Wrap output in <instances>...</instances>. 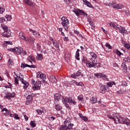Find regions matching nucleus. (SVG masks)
<instances>
[{"mask_svg": "<svg viewBox=\"0 0 130 130\" xmlns=\"http://www.w3.org/2000/svg\"><path fill=\"white\" fill-rule=\"evenodd\" d=\"M82 1L84 5H86V6H87L89 8H92V5H91V4H90V2H89L87 0H82Z\"/></svg>", "mask_w": 130, "mask_h": 130, "instance_id": "c85d7f7f", "label": "nucleus"}, {"mask_svg": "<svg viewBox=\"0 0 130 130\" xmlns=\"http://www.w3.org/2000/svg\"><path fill=\"white\" fill-rule=\"evenodd\" d=\"M90 101L92 104H94V103H97V99L95 97H92L90 99Z\"/></svg>", "mask_w": 130, "mask_h": 130, "instance_id": "72a5a7b5", "label": "nucleus"}, {"mask_svg": "<svg viewBox=\"0 0 130 130\" xmlns=\"http://www.w3.org/2000/svg\"><path fill=\"white\" fill-rule=\"evenodd\" d=\"M8 64H9V67H11V66L14 64V63L13 62V60L12 59H9Z\"/></svg>", "mask_w": 130, "mask_h": 130, "instance_id": "8fccbe9b", "label": "nucleus"}, {"mask_svg": "<svg viewBox=\"0 0 130 130\" xmlns=\"http://www.w3.org/2000/svg\"><path fill=\"white\" fill-rule=\"evenodd\" d=\"M49 119V120L53 121V120H54V119H55V117L52 116V117H50Z\"/></svg>", "mask_w": 130, "mask_h": 130, "instance_id": "338daca9", "label": "nucleus"}, {"mask_svg": "<svg viewBox=\"0 0 130 130\" xmlns=\"http://www.w3.org/2000/svg\"><path fill=\"white\" fill-rule=\"evenodd\" d=\"M62 102L63 104H64L66 107L68 109H71V108H70V106L67 103V102H68L67 100L65 99L64 97L62 96Z\"/></svg>", "mask_w": 130, "mask_h": 130, "instance_id": "aec40b11", "label": "nucleus"}, {"mask_svg": "<svg viewBox=\"0 0 130 130\" xmlns=\"http://www.w3.org/2000/svg\"><path fill=\"white\" fill-rule=\"evenodd\" d=\"M122 44H123L124 47L125 48H127V49H129L130 48V45L129 44H128L127 43H126L124 40H122Z\"/></svg>", "mask_w": 130, "mask_h": 130, "instance_id": "5701e85b", "label": "nucleus"}, {"mask_svg": "<svg viewBox=\"0 0 130 130\" xmlns=\"http://www.w3.org/2000/svg\"><path fill=\"white\" fill-rule=\"evenodd\" d=\"M32 81V89L34 90V91H36L38 90H40L41 88V82H40V81H35L34 79H32L31 80Z\"/></svg>", "mask_w": 130, "mask_h": 130, "instance_id": "7ed1b4c3", "label": "nucleus"}, {"mask_svg": "<svg viewBox=\"0 0 130 130\" xmlns=\"http://www.w3.org/2000/svg\"><path fill=\"white\" fill-rule=\"evenodd\" d=\"M73 12L75 13L77 17H79V16H80V12L78 11L77 9H75L73 11Z\"/></svg>", "mask_w": 130, "mask_h": 130, "instance_id": "c03bdc74", "label": "nucleus"}, {"mask_svg": "<svg viewBox=\"0 0 130 130\" xmlns=\"http://www.w3.org/2000/svg\"><path fill=\"white\" fill-rule=\"evenodd\" d=\"M117 95H120L121 94H122V91L120 90L117 91Z\"/></svg>", "mask_w": 130, "mask_h": 130, "instance_id": "69168bd1", "label": "nucleus"}, {"mask_svg": "<svg viewBox=\"0 0 130 130\" xmlns=\"http://www.w3.org/2000/svg\"><path fill=\"white\" fill-rule=\"evenodd\" d=\"M75 57H76V59H77V60H80V53L79 52H76Z\"/></svg>", "mask_w": 130, "mask_h": 130, "instance_id": "79ce46f5", "label": "nucleus"}, {"mask_svg": "<svg viewBox=\"0 0 130 130\" xmlns=\"http://www.w3.org/2000/svg\"><path fill=\"white\" fill-rule=\"evenodd\" d=\"M6 95L5 96V98L8 99L9 100H10L11 98H14V97L16 96V94L15 93V92H7Z\"/></svg>", "mask_w": 130, "mask_h": 130, "instance_id": "9d476101", "label": "nucleus"}, {"mask_svg": "<svg viewBox=\"0 0 130 130\" xmlns=\"http://www.w3.org/2000/svg\"><path fill=\"white\" fill-rule=\"evenodd\" d=\"M50 81H51L52 83H56V82H57V80L56 79V78L54 75H52L50 76Z\"/></svg>", "mask_w": 130, "mask_h": 130, "instance_id": "b1692460", "label": "nucleus"}, {"mask_svg": "<svg viewBox=\"0 0 130 130\" xmlns=\"http://www.w3.org/2000/svg\"><path fill=\"white\" fill-rule=\"evenodd\" d=\"M64 125H61L59 127V130L73 129L74 124L71 123L70 118H67L63 122Z\"/></svg>", "mask_w": 130, "mask_h": 130, "instance_id": "f03ea898", "label": "nucleus"}, {"mask_svg": "<svg viewBox=\"0 0 130 130\" xmlns=\"http://www.w3.org/2000/svg\"><path fill=\"white\" fill-rule=\"evenodd\" d=\"M25 2V4L30 7H32V8L35 7V4L33 3L32 2L30 1V0H23Z\"/></svg>", "mask_w": 130, "mask_h": 130, "instance_id": "6ab92c4d", "label": "nucleus"}, {"mask_svg": "<svg viewBox=\"0 0 130 130\" xmlns=\"http://www.w3.org/2000/svg\"><path fill=\"white\" fill-rule=\"evenodd\" d=\"M62 97L63 96H62L60 93H55L54 95V104H57V103L59 102V100L61 99H62Z\"/></svg>", "mask_w": 130, "mask_h": 130, "instance_id": "423d86ee", "label": "nucleus"}, {"mask_svg": "<svg viewBox=\"0 0 130 130\" xmlns=\"http://www.w3.org/2000/svg\"><path fill=\"white\" fill-rule=\"evenodd\" d=\"M67 101L68 103H69V104H76L77 103L76 102V101L75 100V99H72V98H64Z\"/></svg>", "mask_w": 130, "mask_h": 130, "instance_id": "9b49d317", "label": "nucleus"}, {"mask_svg": "<svg viewBox=\"0 0 130 130\" xmlns=\"http://www.w3.org/2000/svg\"><path fill=\"white\" fill-rule=\"evenodd\" d=\"M5 10L4 8H2V7H0V14H3V13L5 12Z\"/></svg>", "mask_w": 130, "mask_h": 130, "instance_id": "052dcab7", "label": "nucleus"}, {"mask_svg": "<svg viewBox=\"0 0 130 130\" xmlns=\"http://www.w3.org/2000/svg\"><path fill=\"white\" fill-rule=\"evenodd\" d=\"M42 73L41 72H38L37 73V78H40Z\"/></svg>", "mask_w": 130, "mask_h": 130, "instance_id": "5fc2aeb1", "label": "nucleus"}, {"mask_svg": "<svg viewBox=\"0 0 130 130\" xmlns=\"http://www.w3.org/2000/svg\"><path fill=\"white\" fill-rule=\"evenodd\" d=\"M37 59V60H42V59H43V55H42V54H38Z\"/></svg>", "mask_w": 130, "mask_h": 130, "instance_id": "7c9ffc66", "label": "nucleus"}, {"mask_svg": "<svg viewBox=\"0 0 130 130\" xmlns=\"http://www.w3.org/2000/svg\"><path fill=\"white\" fill-rule=\"evenodd\" d=\"M79 12V16L81 15V16H88V14H86L84 11L80 9H78Z\"/></svg>", "mask_w": 130, "mask_h": 130, "instance_id": "473e14b6", "label": "nucleus"}, {"mask_svg": "<svg viewBox=\"0 0 130 130\" xmlns=\"http://www.w3.org/2000/svg\"><path fill=\"white\" fill-rule=\"evenodd\" d=\"M25 41V42H27V43H29V44L33 45L35 43V39L33 37H30L29 38H26Z\"/></svg>", "mask_w": 130, "mask_h": 130, "instance_id": "6e6552de", "label": "nucleus"}, {"mask_svg": "<svg viewBox=\"0 0 130 130\" xmlns=\"http://www.w3.org/2000/svg\"><path fill=\"white\" fill-rule=\"evenodd\" d=\"M30 125H31L32 127H35V126H36V123H34L33 121H31L30 123Z\"/></svg>", "mask_w": 130, "mask_h": 130, "instance_id": "3c124183", "label": "nucleus"}, {"mask_svg": "<svg viewBox=\"0 0 130 130\" xmlns=\"http://www.w3.org/2000/svg\"><path fill=\"white\" fill-rule=\"evenodd\" d=\"M40 78L42 79V80H45V79H46V76L44 74H42L41 75V76L40 77Z\"/></svg>", "mask_w": 130, "mask_h": 130, "instance_id": "09e8293b", "label": "nucleus"}, {"mask_svg": "<svg viewBox=\"0 0 130 130\" xmlns=\"http://www.w3.org/2000/svg\"><path fill=\"white\" fill-rule=\"evenodd\" d=\"M123 8L122 4H116V7H113V9H116L117 10H120Z\"/></svg>", "mask_w": 130, "mask_h": 130, "instance_id": "bb28decb", "label": "nucleus"}, {"mask_svg": "<svg viewBox=\"0 0 130 130\" xmlns=\"http://www.w3.org/2000/svg\"><path fill=\"white\" fill-rule=\"evenodd\" d=\"M54 104H55V105L54 106V108L57 111H60V109H61V108H62V107H61V106H60V105H58V104H57V103Z\"/></svg>", "mask_w": 130, "mask_h": 130, "instance_id": "4be33fe9", "label": "nucleus"}, {"mask_svg": "<svg viewBox=\"0 0 130 130\" xmlns=\"http://www.w3.org/2000/svg\"><path fill=\"white\" fill-rule=\"evenodd\" d=\"M20 80L24 85L23 89H27L29 87V82L25 81L23 78H20Z\"/></svg>", "mask_w": 130, "mask_h": 130, "instance_id": "f3484780", "label": "nucleus"}, {"mask_svg": "<svg viewBox=\"0 0 130 130\" xmlns=\"http://www.w3.org/2000/svg\"><path fill=\"white\" fill-rule=\"evenodd\" d=\"M84 99V96L83 95H80L78 96V100H79V101H83V100Z\"/></svg>", "mask_w": 130, "mask_h": 130, "instance_id": "49530a36", "label": "nucleus"}, {"mask_svg": "<svg viewBox=\"0 0 130 130\" xmlns=\"http://www.w3.org/2000/svg\"><path fill=\"white\" fill-rule=\"evenodd\" d=\"M36 112H37V113H38V114H39V115H41V114H42V112H43V111H42L41 110H36Z\"/></svg>", "mask_w": 130, "mask_h": 130, "instance_id": "864d4df0", "label": "nucleus"}, {"mask_svg": "<svg viewBox=\"0 0 130 130\" xmlns=\"http://www.w3.org/2000/svg\"><path fill=\"white\" fill-rule=\"evenodd\" d=\"M1 27L3 29V30H4V31H9V27H8V26L4 24H1Z\"/></svg>", "mask_w": 130, "mask_h": 130, "instance_id": "c756f323", "label": "nucleus"}, {"mask_svg": "<svg viewBox=\"0 0 130 130\" xmlns=\"http://www.w3.org/2000/svg\"><path fill=\"white\" fill-rule=\"evenodd\" d=\"M62 22L61 24L62 26L64 27L65 30H68V25H69L70 22L69 21V20L66 16H63L61 18Z\"/></svg>", "mask_w": 130, "mask_h": 130, "instance_id": "39448f33", "label": "nucleus"}, {"mask_svg": "<svg viewBox=\"0 0 130 130\" xmlns=\"http://www.w3.org/2000/svg\"><path fill=\"white\" fill-rule=\"evenodd\" d=\"M4 111H6V112H7L6 113H5V115L6 116H8V114H9L10 111H9V110H8L7 108H3V109L2 110V112H4Z\"/></svg>", "mask_w": 130, "mask_h": 130, "instance_id": "e433bc0d", "label": "nucleus"}, {"mask_svg": "<svg viewBox=\"0 0 130 130\" xmlns=\"http://www.w3.org/2000/svg\"><path fill=\"white\" fill-rule=\"evenodd\" d=\"M5 18L7 19V21H11L12 20V15H6Z\"/></svg>", "mask_w": 130, "mask_h": 130, "instance_id": "4c0bfd02", "label": "nucleus"}, {"mask_svg": "<svg viewBox=\"0 0 130 130\" xmlns=\"http://www.w3.org/2000/svg\"><path fill=\"white\" fill-rule=\"evenodd\" d=\"M94 75L99 79H100L101 78H106L107 80H108V78H107V76L104 74V73H96Z\"/></svg>", "mask_w": 130, "mask_h": 130, "instance_id": "2eb2a0df", "label": "nucleus"}, {"mask_svg": "<svg viewBox=\"0 0 130 130\" xmlns=\"http://www.w3.org/2000/svg\"><path fill=\"white\" fill-rule=\"evenodd\" d=\"M108 89V87L105 86V85H102L100 87V92L102 93V94L105 93V90Z\"/></svg>", "mask_w": 130, "mask_h": 130, "instance_id": "a211bd4d", "label": "nucleus"}, {"mask_svg": "<svg viewBox=\"0 0 130 130\" xmlns=\"http://www.w3.org/2000/svg\"><path fill=\"white\" fill-rule=\"evenodd\" d=\"M82 120H84V121H88V118L86 116H83L82 118Z\"/></svg>", "mask_w": 130, "mask_h": 130, "instance_id": "680f3d73", "label": "nucleus"}, {"mask_svg": "<svg viewBox=\"0 0 130 130\" xmlns=\"http://www.w3.org/2000/svg\"><path fill=\"white\" fill-rule=\"evenodd\" d=\"M82 62L86 64L87 63V59H86V58H83L82 59Z\"/></svg>", "mask_w": 130, "mask_h": 130, "instance_id": "4d7b16f0", "label": "nucleus"}, {"mask_svg": "<svg viewBox=\"0 0 130 130\" xmlns=\"http://www.w3.org/2000/svg\"><path fill=\"white\" fill-rule=\"evenodd\" d=\"M122 68L124 70V74H126V73H127V67H126L125 63L123 62L122 63Z\"/></svg>", "mask_w": 130, "mask_h": 130, "instance_id": "a878e982", "label": "nucleus"}, {"mask_svg": "<svg viewBox=\"0 0 130 130\" xmlns=\"http://www.w3.org/2000/svg\"><path fill=\"white\" fill-rule=\"evenodd\" d=\"M14 118L15 119H20V117L17 114H15Z\"/></svg>", "mask_w": 130, "mask_h": 130, "instance_id": "bf43d9fd", "label": "nucleus"}, {"mask_svg": "<svg viewBox=\"0 0 130 130\" xmlns=\"http://www.w3.org/2000/svg\"><path fill=\"white\" fill-rule=\"evenodd\" d=\"M90 60L92 62H96V60H97V59H96L95 58H91Z\"/></svg>", "mask_w": 130, "mask_h": 130, "instance_id": "0e129e2a", "label": "nucleus"}, {"mask_svg": "<svg viewBox=\"0 0 130 130\" xmlns=\"http://www.w3.org/2000/svg\"><path fill=\"white\" fill-rule=\"evenodd\" d=\"M9 51H12L16 54H21L23 52V48L21 47H15L8 49Z\"/></svg>", "mask_w": 130, "mask_h": 130, "instance_id": "20e7f679", "label": "nucleus"}, {"mask_svg": "<svg viewBox=\"0 0 130 130\" xmlns=\"http://www.w3.org/2000/svg\"><path fill=\"white\" fill-rule=\"evenodd\" d=\"M37 49H40V44L39 43L37 44Z\"/></svg>", "mask_w": 130, "mask_h": 130, "instance_id": "774afa93", "label": "nucleus"}, {"mask_svg": "<svg viewBox=\"0 0 130 130\" xmlns=\"http://www.w3.org/2000/svg\"><path fill=\"white\" fill-rule=\"evenodd\" d=\"M123 61H125V62H130V57L127 56L123 59Z\"/></svg>", "mask_w": 130, "mask_h": 130, "instance_id": "c9c22d12", "label": "nucleus"}, {"mask_svg": "<svg viewBox=\"0 0 130 130\" xmlns=\"http://www.w3.org/2000/svg\"><path fill=\"white\" fill-rule=\"evenodd\" d=\"M80 76H82V77H83L84 76V75H83L82 74V72H81V70H79L76 73H74V74H72L71 75V78H73L74 79H76V78H78V77H80Z\"/></svg>", "mask_w": 130, "mask_h": 130, "instance_id": "1a4fd4ad", "label": "nucleus"}, {"mask_svg": "<svg viewBox=\"0 0 130 130\" xmlns=\"http://www.w3.org/2000/svg\"><path fill=\"white\" fill-rule=\"evenodd\" d=\"M107 84L108 87H112V86H113V85H115V82L114 81L109 82Z\"/></svg>", "mask_w": 130, "mask_h": 130, "instance_id": "58836bf2", "label": "nucleus"}, {"mask_svg": "<svg viewBox=\"0 0 130 130\" xmlns=\"http://www.w3.org/2000/svg\"><path fill=\"white\" fill-rule=\"evenodd\" d=\"M29 31L34 36H35V37H37V38H40V37H41V36H40V34L37 32L36 30H34L33 29H30Z\"/></svg>", "mask_w": 130, "mask_h": 130, "instance_id": "4468645a", "label": "nucleus"}, {"mask_svg": "<svg viewBox=\"0 0 130 130\" xmlns=\"http://www.w3.org/2000/svg\"><path fill=\"white\" fill-rule=\"evenodd\" d=\"M29 68V64H25V63H22L21 64V69H25V68Z\"/></svg>", "mask_w": 130, "mask_h": 130, "instance_id": "a19ab883", "label": "nucleus"}, {"mask_svg": "<svg viewBox=\"0 0 130 130\" xmlns=\"http://www.w3.org/2000/svg\"><path fill=\"white\" fill-rule=\"evenodd\" d=\"M19 36L20 38H21V39H22V40H24V41H26L27 38H26V37L25 36V34H24V32H23L22 31L19 32Z\"/></svg>", "mask_w": 130, "mask_h": 130, "instance_id": "412c9836", "label": "nucleus"}, {"mask_svg": "<svg viewBox=\"0 0 130 130\" xmlns=\"http://www.w3.org/2000/svg\"><path fill=\"white\" fill-rule=\"evenodd\" d=\"M115 53L117 55H119V56H120L121 55H123V54H122L120 51H119L118 50H115Z\"/></svg>", "mask_w": 130, "mask_h": 130, "instance_id": "37998d69", "label": "nucleus"}, {"mask_svg": "<svg viewBox=\"0 0 130 130\" xmlns=\"http://www.w3.org/2000/svg\"><path fill=\"white\" fill-rule=\"evenodd\" d=\"M15 84L16 85H19V79L17 77L15 78Z\"/></svg>", "mask_w": 130, "mask_h": 130, "instance_id": "603ef678", "label": "nucleus"}, {"mask_svg": "<svg viewBox=\"0 0 130 130\" xmlns=\"http://www.w3.org/2000/svg\"><path fill=\"white\" fill-rule=\"evenodd\" d=\"M109 6H112L113 8H115L116 6V2H111L109 3Z\"/></svg>", "mask_w": 130, "mask_h": 130, "instance_id": "ea45409f", "label": "nucleus"}, {"mask_svg": "<svg viewBox=\"0 0 130 130\" xmlns=\"http://www.w3.org/2000/svg\"><path fill=\"white\" fill-rule=\"evenodd\" d=\"M32 96L31 94L28 95L26 98V105H30L32 103Z\"/></svg>", "mask_w": 130, "mask_h": 130, "instance_id": "f8f14e48", "label": "nucleus"}, {"mask_svg": "<svg viewBox=\"0 0 130 130\" xmlns=\"http://www.w3.org/2000/svg\"><path fill=\"white\" fill-rule=\"evenodd\" d=\"M108 24H109L110 27L114 28V29H115V30H118V24H117V23L111 22V23H109Z\"/></svg>", "mask_w": 130, "mask_h": 130, "instance_id": "dca6fc26", "label": "nucleus"}, {"mask_svg": "<svg viewBox=\"0 0 130 130\" xmlns=\"http://www.w3.org/2000/svg\"><path fill=\"white\" fill-rule=\"evenodd\" d=\"M8 115H10V116L11 117H15V114H12V113H10V112L8 113V114H7V116Z\"/></svg>", "mask_w": 130, "mask_h": 130, "instance_id": "e2e57ef3", "label": "nucleus"}, {"mask_svg": "<svg viewBox=\"0 0 130 130\" xmlns=\"http://www.w3.org/2000/svg\"><path fill=\"white\" fill-rule=\"evenodd\" d=\"M114 117L113 120L115 123H121L122 124H126V125L130 126V120L127 118H123L120 117L118 118L117 116L114 115Z\"/></svg>", "mask_w": 130, "mask_h": 130, "instance_id": "f257e3e1", "label": "nucleus"}, {"mask_svg": "<svg viewBox=\"0 0 130 130\" xmlns=\"http://www.w3.org/2000/svg\"><path fill=\"white\" fill-rule=\"evenodd\" d=\"M97 64H98V63L97 62V60H96V62H87L86 63V67L91 69V68H96V67H98Z\"/></svg>", "mask_w": 130, "mask_h": 130, "instance_id": "0eeeda50", "label": "nucleus"}, {"mask_svg": "<svg viewBox=\"0 0 130 130\" xmlns=\"http://www.w3.org/2000/svg\"><path fill=\"white\" fill-rule=\"evenodd\" d=\"M23 116L24 117L25 121H28V119H29V117H27V115L24 114Z\"/></svg>", "mask_w": 130, "mask_h": 130, "instance_id": "13d9d810", "label": "nucleus"}, {"mask_svg": "<svg viewBox=\"0 0 130 130\" xmlns=\"http://www.w3.org/2000/svg\"><path fill=\"white\" fill-rule=\"evenodd\" d=\"M27 60H28V61H29V62H32V61L35 62V61H36L35 58H34V57H33L32 56H29L27 58Z\"/></svg>", "mask_w": 130, "mask_h": 130, "instance_id": "cd10ccee", "label": "nucleus"}, {"mask_svg": "<svg viewBox=\"0 0 130 130\" xmlns=\"http://www.w3.org/2000/svg\"><path fill=\"white\" fill-rule=\"evenodd\" d=\"M118 30H120V33H124L125 31V28L122 26H118Z\"/></svg>", "mask_w": 130, "mask_h": 130, "instance_id": "2f4dec72", "label": "nucleus"}, {"mask_svg": "<svg viewBox=\"0 0 130 130\" xmlns=\"http://www.w3.org/2000/svg\"><path fill=\"white\" fill-rule=\"evenodd\" d=\"M11 30H6L2 32V35L3 37L9 38V37H11Z\"/></svg>", "mask_w": 130, "mask_h": 130, "instance_id": "ddd939ff", "label": "nucleus"}, {"mask_svg": "<svg viewBox=\"0 0 130 130\" xmlns=\"http://www.w3.org/2000/svg\"><path fill=\"white\" fill-rule=\"evenodd\" d=\"M106 47H107V48H108V49H112V46H111L110 45V44H109V43H107L106 45H105Z\"/></svg>", "mask_w": 130, "mask_h": 130, "instance_id": "a18cd8bd", "label": "nucleus"}, {"mask_svg": "<svg viewBox=\"0 0 130 130\" xmlns=\"http://www.w3.org/2000/svg\"><path fill=\"white\" fill-rule=\"evenodd\" d=\"M8 44L9 45H13V42L11 41H5V44H4L5 46Z\"/></svg>", "mask_w": 130, "mask_h": 130, "instance_id": "de8ad7c7", "label": "nucleus"}, {"mask_svg": "<svg viewBox=\"0 0 130 130\" xmlns=\"http://www.w3.org/2000/svg\"><path fill=\"white\" fill-rule=\"evenodd\" d=\"M53 45L55 47V48L59 49V43L57 41L55 40L54 41H53Z\"/></svg>", "mask_w": 130, "mask_h": 130, "instance_id": "393cba45", "label": "nucleus"}, {"mask_svg": "<svg viewBox=\"0 0 130 130\" xmlns=\"http://www.w3.org/2000/svg\"><path fill=\"white\" fill-rule=\"evenodd\" d=\"M89 54L91 55V56H92L93 58H97V57H98V56H97V55L94 53V52H90L89 53Z\"/></svg>", "mask_w": 130, "mask_h": 130, "instance_id": "f704fd0d", "label": "nucleus"}, {"mask_svg": "<svg viewBox=\"0 0 130 130\" xmlns=\"http://www.w3.org/2000/svg\"><path fill=\"white\" fill-rule=\"evenodd\" d=\"M6 19H5L4 17H0V23H4Z\"/></svg>", "mask_w": 130, "mask_h": 130, "instance_id": "6e6d98bb", "label": "nucleus"}]
</instances>
